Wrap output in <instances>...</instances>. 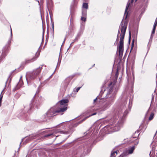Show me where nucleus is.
Segmentation results:
<instances>
[{"label": "nucleus", "instance_id": "f257e3e1", "mask_svg": "<svg viewBox=\"0 0 157 157\" xmlns=\"http://www.w3.org/2000/svg\"><path fill=\"white\" fill-rule=\"evenodd\" d=\"M68 102L67 99L62 100L60 101L56 106L51 108L46 113L47 117H52L56 115L57 113L62 112L67 109V104Z\"/></svg>", "mask_w": 157, "mask_h": 157}, {"label": "nucleus", "instance_id": "f03ea898", "mask_svg": "<svg viewBox=\"0 0 157 157\" xmlns=\"http://www.w3.org/2000/svg\"><path fill=\"white\" fill-rule=\"evenodd\" d=\"M128 22L126 21H122L118 30L117 40L120 37L119 44V52L120 55H122L124 50V39L127 27Z\"/></svg>", "mask_w": 157, "mask_h": 157}, {"label": "nucleus", "instance_id": "7ed1b4c3", "mask_svg": "<svg viewBox=\"0 0 157 157\" xmlns=\"http://www.w3.org/2000/svg\"><path fill=\"white\" fill-rule=\"evenodd\" d=\"M41 70L40 67L38 68L35 71H33L32 73H28L26 75L29 77L30 79H33L35 78L37 75H38L40 72Z\"/></svg>", "mask_w": 157, "mask_h": 157}, {"label": "nucleus", "instance_id": "20e7f679", "mask_svg": "<svg viewBox=\"0 0 157 157\" xmlns=\"http://www.w3.org/2000/svg\"><path fill=\"white\" fill-rule=\"evenodd\" d=\"M121 126V122H118L117 123L114 125V127L112 128L114 132H116L119 130Z\"/></svg>", "mask_w": 157, "mask_h": 157}, {"label": "nucleus", "instance_id": "39448f33", "mask_svg": "<svg viewBox=\"0 0 157 157\" xmlns=\"http://www.w3.org/2000/svg\"><path fill=\"white\" fill-rule=\"evenodd\" d=\"M157 25V22H155L154 25V27L153 28V30L151 32V37L150 38L149 42L150 41H151L152 40V39L153 36V35L155 33V28Z\"/></svg>", "mask_w": 157, "mask_h": 157}, {"label": "nucleus", "instance_id": "423d86ee", "mask_svg": "<svg viewBox=\"0 0 157 157\" xmlns=\"http://www.w3.org/2000/svg\"><path fill=\"white\" fill-rule=\"evenodd\" d=\"M154 143H152L151 144L152 148L153 147H154V153L153 155H155V154H156L157 155V145L154 146Z\"/></svg>", "mask_w": 157, "mask_h": 157}, {"label": "nucleus", "instance_id": "0eeeda50", "mask_svg": "<svg viewBox=\"0 0 157 157\" xmlns=\"http://www.w3.org/2000/svg\"><path fill=\"white\" fill-rule=\"evenodd\" d=\"M129 5H130V3H128L127 4V5L126 7L125 10V13H124V17H125V19L127 17V16L128 13L127 12V10H128V8Z\"/></svg>", "mask_w": 157, "mask_h": 157}, {"label": "nucleus", "instance_id": "6e6552de", "mask_svg": "<svg viewBox=\"0 0 157 157\" xmlns=\"http://www.w3.org/2000/svg\"><path fill=\"white\" fill-rule=\"evenodd\" d=\"M154 147H152V149L150 153V157H157V155H153L154 153Z\"/></svg>", "mask_w": 157, "mask_h": 157}, {"label": "nucleus", "instance_id": "1a4fd4ad", "mask_svg": "<svg viewBox=\"0 0 157 157\" xmlns=\"http://www.w3.org/2000/svg\"><path fill=\"white\" fill-rule=\"evenodd\" d=\"M135 149V147L134 146L132 147L130 149L128 150V152L129 154H132Z\"/></svg>", "mask_w": 157, "mask_h": 157}, {"label": "nucleus", "instance_id": "9d476101", "mask_svg": "<svg viewBox=\"0 0 157 157\" xmlns=\"http://www.w3.org/2000/svg\"><path fill=\"white\" fill-rule=\"evenodd\" d=\"M3 91V90L2 91L1 93V94L0 95V106L1 105V102H2V99L3 96V94H2Z\"/></svg>", "mask_w": 157, "mask_h": 157}, {"label": "nucleus", "instance_id": "9b49d317", "mask_svg": "<svg viewBox=\"0 0 157 157\" xmlns=\"http://www.w3.org/2000/svg\"><path fill=\"white\" fill-rule=\"evenodd\" d=\"M154 115V114L153 113H151L149 117V121L153 119Z\"/></svg>", "mask_w": 157, "mask_h": 157}, {"label": "nucleus", "instance_id": "f8f14e48", "mask_svg": "<svg viewBox=\"0 0 157 157\" xmlns=\"http://www.w3.org/2000/svg\"><path fill=\"white\" fill-rule=\"evenodd\" d=\"M115 154L117 155V151H114L113 153H111V156L110 157H115L116 156Z\"/></svg>", "mask_w": 157, "mask_h": 157}, {"label": "nucleus", "instance_id": "ddd939ff", "mask_svg": "<svg viewBox=\"0 0 157 157\" xmlns=\"http://www.w3.org/2000/svg\"><path fill=\"white\" fill-rule=\"evenodd\" d=\"M88 5L86 3H84L83 4V7L86 9H87Z\"/></svg>", "mask_w": 157, "mask_h": 157}, {"label": "nucleus", "instance_id": "4468645a", "mask_svg": "<svg viewBox=\"0 0 157 157\" xmlns=\"http://www.w3.org/2000/svg\"><path fill=\"white\" fill-rule=\"evenodd\" d=\"M112 92V89H110L108 93H107V95H108L111 94Z\"/></svg>", "mask_w": 157, "mask_h": 157}, {"label": "nucleus", "instance_id": "2eb2a0df", "mask_svg": "<svg viewBox=\"0 0 157 157\" xmlns=\"http://www.w3.org/2000/svg\"><path fill=\"white\" fill-rule=\"evenodd\" d=\"M81 20L82 21H85L86 20V19L84 17H81Z\"/></svg>", "mask_w": 157, "mask_h": 157}, {"label": "nucleus", "instance_id": "dca6fc26", "mask_svg": "<svg viewBox=\"0 0 157 157\" xmlns=\"http://www.w3.org/2000/svg\"><path fill=\"white\" fill-rule=\"evenodd\" d=\"M89 116H90L86 117L85 118H84V119H83L82 121H81L80 122V123H81V122H82V121H85V120H86L87 118H88V117H89Z\"/></svg>", "mask_w": 157, "mask_h": 157}, {"label": "nucleus", "instance_id": "f3484780", "mask_svg": "<svg viewBox=\"0 0 157 157\" xmlns=\"http://www.w3.org/2000/svg\"><path fill=\"white\" fill-rule=\"evenodd\" d=\"M63 132V133L65 134H68L69 133L68 132Z\"/></svg>", "mask_w": 157, "mask_h": 157}, {"label": "nucleus", "instance_id": "a211bd4d", "mask_svg": "<svg viewBox=\"0 0 157 157\" xmlns=\"http://www.w3.org/2000/svg\"><path fill=\"white\" fill-rule=\"evenodd\" d=\"M81 87H78L76 89V91L77 92H78V91L80 90Z\"/></svg>", "mask_w": 157, "mask_h": 157}, {"label": "nucleus", "instance_id": "6ab92c4d", "mask_svg": "<svg viewBox=\"0 0 157 157\" xmlns=\"http://www.w3.org/2000/svg\"><path fill=\"white\" fill-rule=\"evenodd\" d=\"M30 138H31V139H33L34 138V136H32L30 137Z\"/></svg>", "mask_w": 157, "mask_h": 157}, {"label": "nucleus", "instance_id": "aec40b11", "mask_svg": "<svg viewBox=\"0 0 157 157\" xmlns=\"http://www.w3.org/2000/svg\"><path fill=\"white\" fill-rule=\"evenodd\" d=\"M96 113H94L92 114L90 116H93V115H96Z\"/></svg>", "mask_w": 157, "mask_h": 157}, {"label": "nucleus", "instance_id": "412c9836", "mask_svg": "<svg viewBox=\"0 0 157 157\" xmlns=\"http://www.w3.org/2000/svg\"><path fill=\"white\" fill-rule=\"evenodd\" d=\"M82 14H83V16H85V15L86 14V11H85V12H84V13H82Z\"/></svg>", "mask_w": 157, "mask_h": 157}, {"label": "nucleus", "instance_id": "4be33fe9", "mask_svg": "<svg viewBox=\"0 0 157 157\" xmlns=\"http://www.w3.org/2000/svg\"><path fill=\"white\" fill-rule=\"evenodd\" d=\"M97 98H96V99H94V103H95V102L96 101V100H97Z\"/></svg>", "mask_w": 157, "mask_h": 157}, {"label": "nucleus", "instance_id": "5701e85b", "mask_svg": "<svg viewBox=\"0 0 157 157\" xmlns=\"http://www.w3.org/2000/svg\"><path fill=\"white\" fill-rule=\"evenodd\" d=\"M51 135H52V134H48V135H47V136H51Z\"/></svg>", "mask_w": 157, "mask_h": 157}, {"label": "nucleus", "instance_id": "b1692460", "mask_svg": "<svg viewBox=\"0 0 157 157\" xmlns=\"http://www.w3.org/2000/svg\"><path fill=\"white\" fill-rule=\"evenodd\" d=\"M36 54H37V57H38V55H39V53H37Z\"/></svg>", "mask_w": 157, "mask_h": 157}, {"label": "nucleus", "instance_id": "393cba45", "mask_svg": "<svg viewBox=\"0 0 157 157\" xmlns=\"http://www.w3.org/2000/svg\"><path fill=\"white\" fill-rule=\"evenodd\" d=\"M11 35H12V31L11 29Z\"/></svg>", "mask_w": 157, "mask_h": 157}, {"label": "nucleus", "instance_id": "a878e982", "mask_svg": "<svg viewBox=\"0 0 157 157\" xmlns=\"http://www.w3.org/2000/svg\"><path fill=\"white\" fill-rule=\"evenodd\" d=\"M155 22H157V19H156Z\"/></svg>", "mask_w": 157, "mask_h": 157}, {"label": "nucleus", "instance_id": "bb28decb", "mask_svg": "<svg viewBox=\"0 0 157 157\" xmlns=\"http://www.w3.org/2000/svg\"><path fill=\"white\" fill-rule=\"evenodd\" d=\"M130 35H131V33H130V32H129V36H130Z\"/></svg>", "mask_w": 157, "mask_h": 157}, {"label": "nucleus", "instance_id": "cd10ccee", "mask_svg": "<svg viewBox=\"0 0 157 157\" xmlns=\"http://www.w3.org/2000/svg\"><path fill=\"white\" fill-rule=\"evenodd\" d=\"M33 59H34V58L32 59H31V60H29L30 61H31V60H32Z\"/></svg>", "mask_w": 157, "mask_h": 157}, {"label": "nucleus", "instance_id": "c85d7f7f", "mask_svg": "<svg viewBox=\"0 0 157 157\" xmlns=\"http://www.w3.org/2000/svg\"><path fill=\"white\" fill-rule=\"evenodd\" d=\"M119 157H122V156L120 155Z\"/></svg>", "mask_w": 157, "mask_h": 157}, {"label": "nucleus", "instance_id": "c756f323", "mask_svg": "<svg viewBox=\"0 0 157 157\" xmlns=\"http://www.w3.org/2000/svg\"><path fill=\"white\" fill-rule=\"evenodd\" d=\"M133 0H132V2H133Z\"/></svg>", "mask_w": 157, "mask_h": 157}, {"label": "nucleus", "instance_id": "7c9ffc66", "mask_svg": "<svg viewBox=\"0 0 157 157\" xmlns=\"http://www.w3.org/2000/svg\"><path fill=\"white\" fill-rule=\"evenodd\" d=\"M26 63H29V62H27V61H26Z\"/></svg>", "mask_w": 157, "mask_h": 157}, {"label": "nucleus", "instance_id": "2f4dec72", "mask_svg": "<svg viewBox=\"0 0 157 157\" xmlns=\"http://www.w3.org/2000/svg\"><path fill=\"white\" fill-rule=\"evenodd\" d=\"M22 78V77H21V78H20V80L21 79V78Z\"/></svg>", "mask_w": 157, "mask_h": 157}, {"label": "nucleus", "instance_id": "473e14b6", "mask_svg": "<svg viewBox=\"0 0 157 157\" xmlns=\"http://www.w3.org/2000/svg\"><path fill=\"white\" fill-rule=\"evenodd\" d=\"M136 0H136V1H135V2H136Z\"/></svg>", "mask_w": 157, "mask_h": 157}]
</instances>
